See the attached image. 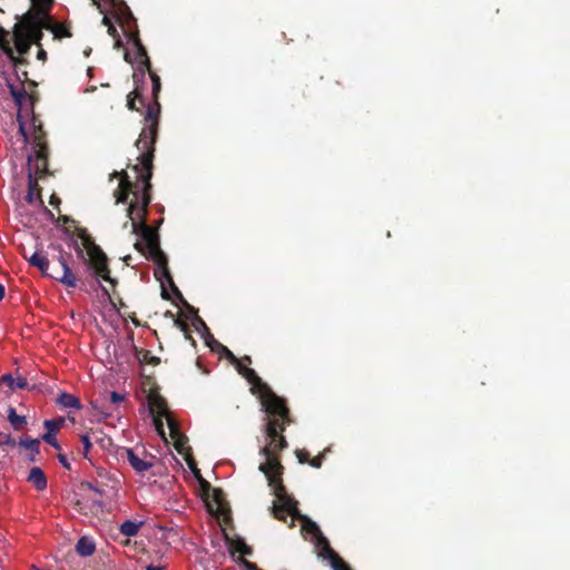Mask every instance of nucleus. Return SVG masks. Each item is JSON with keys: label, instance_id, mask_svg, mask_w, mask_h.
Instances as JSON below:
<instances>
[{"label": "nucleus", "instance_id": "nucleus-2", "mask_svg": "<svg viewBox=\"0 0 570 570\" xmlns=\"http://www.w3.org/2000/svg\"><path fill=\"white\" fill-rule=\"evenodd\" d=\"M77 236L81 239V245H75L77 256L83 259L85 264L97 279L101 278L115 287L117 282L110 276L107 255L100 246L95 243L86 228H78Z\"/></svg>", "mask_w": 570, "mask_h": 570}, {"label": "nucleus", "instance_id": "nucleus-12", "mask_svg": "<svg viewBox=\"0 0 570 570\" xmlns=\"http://www.w3.org/2000/svg\"><path fill=\"white\" fill-rule=\"evenodd\" d=\"M318 556L328 560L333 570H351L343 559L331 548L328 540L322 534L315 540Z\"/></svg>", "mask_w": 570, "mask_h": 570}, {"label": "nucleus", "instance_id": "nucleus-44", "mask_svg": "<svg viewBox=\"0 0 570 570\" xmlns=\"http://www.w3.org/2000/svg\"><path fill=\"white\" fill-rule=\"evenodd\" d=\"M227 542L229 546V553L232 557H234L236 552H240V550H242V547L238 544V542H244V540H242V539L233 540V539L227 538Z\"/></svg>", "mask_w": 570, "mask_h": 570}, {"label": "nucleus", "instance_id": "nucleus-14", "mask_svg": "<svg viewBox=\"0 0 570 570\" xmlns=\"http://www.w3.org/2000/svg\"><path fill=\"white\" fill-rule=\"evenodd\" d=\"M137 179V183H132L129 179L128 174L124 173V178L120 180L118 188L114 193L116 204H125L130 194L134 195L135 199H139L141 196V181L138 177Z\"/></svg>", "mask_w": 570, "mask_h": 570}, {"label": "nucleus", "instance_id": "nucleus-59", "mask_svg": "<svg viewBox=\"0 0 570 570\" xmlns=\"http://www.w3.org/2000/svg\"><path fill=\"white\" fill-rule=\"evenodd\" d=\"M124 173H127V171H126V170H121V171H114V173L111 174V178H112V177H119V178H120V180H121V179L124 178Z\"/></svg>", "mask_w": 570, "mask_h": 570}, {"label": "nucleus", "instance_id": "nucleus-16", "mask_svg": "<svg viewBox=\"0 0 570 570\" xmlns=\"http://www.w3.org/2000/svg\"><path fill=\"white\" fill-rule=\"evenodd\" d=\"M48 147L35 149V154L28 157V171L31 169L35 177H43L48 173Z\"/></svg>", "mask_w": 570, "mask_h": 570}, {"label": "nucleus", "instance_id": "nucleus-47", "mask_svg": "<svg viewBox=\"0 0 570 570\" xmlns=\"http://www.w3.org/2000/svg\"><path fill=\"white\" fill-rule=\"evenodd\" d=\"M204 340L206 342V345L213 351L216 353V344L219 343L215 337L214 335L210 333V331H208L207 333L204 334Z\"/></svg>", "mask_w": 570, "mask_h": 570}, {"label": "nucleus", "instance_id": "nucleus-23", "mask_svg": "<svg viewBox=\"0 0 570 570\" xmlns=\"http://www.w3.org/2000/svg\"><path fill=\"white\" fill-rule=\"evenodd\" d=\"M135 83H136L135 89L127 96V107L130 110L140 111V108L136 106V101L138 100L139 104L146 108H147V105L142 97V89L140 88L138 82H135Z\"/></svg>", "mask_w": 570, "mask_h": 570}, {"label": "nucleus", "instance_id": "nucleus-10", "mask_svg": "<svg viewBox=\"0 0 570 570\" xmlns=\"http://www.w3.org/2000/svg\"><path fill=\"white\" fill-rule=\"evenodd\" d=\"M149 412L157 431L164 435L163 419L170 414L167 402L157 390H151L147 396Z\"/></svg>", "mask_w": 570, "mask_h": 570}, {"label": "nucleus", "instance_id": "nucleus-33", "mask_svg": "<svg viewBox=\"0 0 570 570\" xmlns=\"http://www.w3.org/2000/svg\"><path fill=\"white\" fill-rule=\"evenodd\" d=\"M136 357L140 364L158 365L160 363V358L151 355L150 351L148 350L136 348Z\"/></svg>", "mask_w": 570, "mask_h": 570}, {"label": "nucleus", "instance_id": "nucleus-4", "mask_svg": "<svg viewBox=\"0 0 570 570\" xmlns=\"http://www.w3.org/2000/svg\"><path fill=\"white\" fill-rule=\"evenodd\" d=\"M138 157L139 163L132 166V169L138 174V178L141 181V196L139 199H135L130 204H135L132 217L136 222H146L148 215V206L151 202V177L154 169V150H139Z\"/></svg>", "mask_w": 570, "mask_h": 570}, {"label": "nucleus", "instance_id": "nucleus-41", "mask_svg": "<svg viewBox=\"0 0 570 570\" xmlns=\"http://www.w3.org/2000/svg\"><path fill=\"white\" fill-rule=\"evenodd\" d=\"M187 306L193 313H196V309L193 306H190V305H187ZM193 325L195 326L196 331L203 332V335L209 331L206 323L197 314H195V316H194Z\"/></svg>", "mask_w": 570, "mask_h": 570}, {"label": "nucleus", "instance_id": "nucleus-42", "mask_svg": "<svg viewBox=\"0 0 570 570\" xmlns=\"http://www.w3.org/2000/svg\"><path fill=\"white\" fill-rule=\"evenodd\" d=\"M80 441H81L82 446H83V449H82V456L85 459L90 460L89 459V451H90V449H91L94 443H92L91 439H89V435L87 434V432L80 435Z\"/></svg>", "mask_w": 570, "mask_h": 570}, {"label": "nucleus", "instance_id": "nucleus-19", "mask_svg": "<svg viewBox=\"0 0 570 570\" xmlns=\"http://www.w3.org/2000/svg\"><path fill=\"white\" fill-rule=\"evenodd\" d=\"M12 40L14 42V49L19 53L18 57L26 58L24 56L29 52L32 43L30 39L27 38L26 33L21 31V26H18L17 22L12 29Z\"/></svg>", "mask_w": 570, "mask_h": 570}, {"label": "nucleus", "instance_id": "nucleus-61", "mask_svg": "<svg viewBox=\"0 0 570 570\" xmlns=\"http://www.w3.org/2000/svg\"><path fill=\"white\" fill-rule=\"evenodd\" d=\"M239 361H240V362H242V364H244V365H245V363H247V364H250V363H252V358H250V356H248V355L243 356Z\"/></svg>", "mask_w": 570, "mask_h": 570}, {"label": "nucleus", "instance_id": "nucleus-54", "mask_svg": "<svg viewBox=\"0 0 570 570\" xmlns=\"http://www.w3.org/2000/svg\"><path fill=\"white\" fill-rule=\"evenodd\" d=\"M37 47H38L37 59L41 60L42 62H46L47 61V51L42 48V45L37 46Z\"/></svg>", "mask_w": 570, "mask_h": 570}, {"label": "nucleus", "instance_id": "nucleus-60", "mask_svg": "<svg viewBox=\"0 0 570 570\" xmlns=\"http://www.w3.org/2000/svg\"><path fill=\"white\" fill-rule=\"evenodd\" d=\"M193 473H194V475H195V478H196L197 480H202V479H203L202 473H200V470H199L198 468H195V469L193 470Z\"/></svg>", "mask_w": 570, "mask_h": 570}, {"label": "nucleus", "instance_id": "nucleus-35", "mask_svg": "<svg viewBox=\"0 0 570 570\" xmlns=\"http://www.w3.org/2000/svg\"><path fill=\"white\" fill-rule=\"evenodd\" d=\"M141 524H142L141 522H135L131 520H127L121 523L120 532L126 537H135L138 533Z\"/></svg>", "mask_w": 570, "mask_h": 570}, {"label": "nucleus", "instance_id": "nucleus-37", "mask_svg": "<svg viewBox=\"0 0 570 570\" xmlns=\"http://www.w3.org/2000/svg\"><path fill=\"white\" fill-rule=\"evenodd\" d=\"M216 353L219 354L220 356H224L226 357L233 365H238V360L234 353L225 345H223L222 343H217L216 344Z\"/></svg>", "mask_w": 570, "mask_h": 570}, {"label": "nucleus", "instance_id": "nucleus-22", "mask_svg": "<svg viewBox=\"0 0 570 570\" xmlns=\"http://www.w3.org/2000/svg\"><path fill=\"white\" fill-rule=\"evenodd\" d=\"M41 187L38 183V177H35L31 169L28 173V193L26 200L32 204L36 199H40Z\"/></svg>", "mask_w": 570, "mask_h": 570}, {"label": "nucleus", "instance_id": "nucleus-46", "mask_svg": "<svg viewBox=\"0 0 570 570\" xmlns=\"http://www.w3.org/2000/svg\"><path fill=\"white\" fill-rule=\"evenodd\" d=\"M327 451L328 450H325L322 453H320L318 455H316L315 458L309 459L308 464L315 469H320L323 464V461H324V458H325V454Z\"/></svg>", "mask_w": 570, "mask_h": 570}, {"label": "nucleus", "instance_id": "nucleus-57", "mask_svg": "<svg viewBox=\"0 0 570 570\" xmlns=\"http://www.w3.org/2000/svg\"><path fill=\"white\" fill-rule=\"evenodd\" d=\"M186 461H187V464H188V466H189V469H190L191 471H193L195 468H197V464H196V462H195V460H194L193 458H187V459H186Z\"/></svg>", "mask_w": 570, "mask_h": 570}, {"label": "nucleus", "instance_id": "nucleus-11", "mask_svg": "<svg viewBox=\"0 0 570 570\" xmlns=\"http://www.w3.org/2000/svg\"><path fill=\"white\" fill-rule=\"evenodd\" d=\"M0 49L13 65L18 79L20 81H28V72L23 70L20 75L19 67L27 66L29 61L27 58L17 57L14 55V49L10 45V33L3 27H0Z\"/></svg>", "mask_w": 570, "mask_h": 570}, {"label": "nucleus", "instance_id": "nucleus-24", "mask_svg": "<svg viewBox=\"0 0 570 570\" xmlns=\"http://www.w3.org/2000/svg\"><path fill=\"white\" fill-rule=\"evenodd\" d=\"M19 445L26 448L27 450H31V454H29L28 459L30 462H35L36 456L40 453V440L24 436L20 439Z\"/></svg>", "mask_w": 570, "mask_h": 570}, {"label": "nucleus", "instance_id": "nucleus-40", "mask_svg": "<svg viewBox=\"0 0 570 570\" xmlns=\"http://www.w3.org/2000/svg\"><path fill=\"white\" fill-rule=\"evenodd\" d=\"M63 419H55L45 421V428L47 429V433L56 434L60 428L63 425Z\"/></svg>", "mask_w": 570, "mask_h": 570}, {"label": "nucleus", "instance_id": "nucleus-51", "mask_svg": "<svg viewBox=\"0 0 570 570\" xmlns=\"http://www.w3.org/2000/svg\"><path fill=\"white\" fill-rule=\"evenodd\" d=\"M212 497L215 503H217V505H220L223 500V491L220 489L214 488L212 490Z\"/></svg>", "mask_w": 570, "mask_h": 570}, {"label": "nucleus", "instance_id": "nucleus-62", "mask_svg": "<svg viewBox=\"0 0 570 570\" xmlns=\"http://www.w3.org/2000/svg\"><path fill=\"white\" fill-rule=\"evenodd\" d=\"M161 297L166 301H169L170 299V295L168 294V292L165 289V287H163L161 289Z\"/></svg>", "mask_w": 570, "mask_h": 570}, {"label": "nucleus", "instance_id": "nucleus-36", "mask_svg": "<svg viewBox=\"0 0 570 570\" xmlns=\"http://www.w3.org/2000/svg\"><path fill=\"white\" fill-rule=\"evenodd\" d=\"M302 530L314 535L315 540L323 534L318 525L309 518H304Z\"/></svg>", "mask_w": 570, "mask_h": 570}, {"label": "nucleus", "instance_id": "nucleus-63", "mask_svg": "<svg viewBox=\"0 0 570 570\" xmlns=\"http://www.w3.org/2000/svg\"><path fill=\"white\" fill-rule=\"evenodd\" d=\"M164 315H165V317L173 318L174 321H175V318H177L171 311H167Z\"/></svg>", "mask_w": 570, "mask_h": 570}, {"label": "nucleus", "instance_id": "nucleus-13", "mask_svg": "<svg viewBox=\"0 0 570 570\" xmlns=\"http://www.w3.org/2000/svg\"><path fill=\"white\" fill-rule=\"evenodd\" d=\"M17 24L21 26V31L26 33L27 38L30 39L32 45L41 46L43 30L39 28V23L36 20L32 11H27L20 18Z\"/></svg>", "mask_w": 570, "mask_h": 570}, {"label": "nucleus", "instance_id": "nucleus-45", "mask_svg": "<svg viewBox=\"0 0 570 570\" xmlns=\"http://www.w3.org/2000/svg\"><path fill=\"white\" fill-rule=\"evenodd\" d=\"M102 23L108 28V33L111 36V37H118V32H117V29L116 27L114 26L111 19L105 13L104 18H102Z\"/></svg>", "mask_w": 570, "mask_h": 570}, {"label": "nucleus", "instance_id": "nucleus-50", "mask_svg": "<svg viewBox=\"0 0 570 570\" xmlns=\"http://www.w3.org/2000/svg\"><path fill=\"white\" fill-rule=\"evenodd\" d=\"M198 482L200 484V489L203 491L204 497L208 498L209 492H212L214 488H212L210 483L206 481L204 478L202 480H198Z\"/></svg>", "mask_w": 570, "mask_h": 570}, {"label": "nucleus", "instance_id": "nucleus-6", "mask_svg": "<svg viewBox=\"0 0 570 570\" xmlns=\"http://www.w3.org/2000/svg\"><path fill=\"white\" fill-rule=\"evenodd\" d=\"M261 403L266 412L265 433L275 436V431L279 426H287L292 423L289 409L285 401L277 396L267 385L258 391Z\"/></svg>", "mask_w": 570, "mask_h": 570}, {"label": "nucleus", "instance_id": "nucleus-28", "mask_svg": "<svg viewBox=\"0 0 570 570\" xmlns=\"http://www.w3.org/2000/svg\"><path fill=\"white\" fill-rule=\"evenodd\" d=\"M8 87H9L10 95H11L14 104L19 108L22 107L24 100H27V99L33 100V98L31 96H29L23 88L19 89L14 85H12L11 82H8ZM31 104H33V101H31Z\"/></svg>", "mask_w": 570, "mask_h": 570}, {"label": "nucleus", "instance_id": "nucleus-56", "mask_svg": "<svg viewBox=\"0 0 570 570\" xmlns=\"http://www.w3.org/2000/svg\"><path fill=\"white\" fill-rule=\"evenodd\" d=\"M82 485H83V487H86V488H88V489H90V490H92V491H95V492H97V493H99V494H101V493H102L98 488H96V487H95L92 483H90V482H86V483H83Z\"/></svg>", "mask_w": 570, "mask_h": 570}, {"label": "nucleus", "instance_id": "nucleus-18", "mask_svg": "<svg viewBox=\"0 0 570 570\" xmlns=\"http://www.w3.org/2000/svg\"><path fill=\"white\" fill-rule=\"evenodd\" d=\"M124 453L130 466L139 474H144L154 465L151 460L140 458L132 449H125Z\"/></svg>", "mask_w": 570, "mask_h": 570}, {"label": "nucleus", "instance_id": "nucleus-64", "mask_svg": "<svg viewBox=\"0 0 570 570\" xmlns=\"http://www.w3.org/2000/svg\"><path fill=\"white\" fill-rule=\"evenodd\" d=\"M147 570H161V568L160 567H155V566L150 564V566L147 567Z\"/></svg>", "mask_w": 570, "mask_h": 570}, {"label": "nucleus", "instance_id": "nucleus-9", "mask_svg": "<svg viewBox=\"0 0 570 570\" xmlns=\"http://www.w3.org/2000/svg\"><path fill=\"white\" fill-rule=\"evenodd\" d=\"M115 18H116L117 22L124 29V32L127 36L128 40L135 47L137 59L139 60L137 71L132 76L134 81L142 82L145 79L146 70L151 68V63H150L147 50L140 40L139 30L136 24V19L134 16H132V20H130V21H127L126 19H124V21H120V19H118V17H115Z\"/></svg>", "mask_w": 570, "mask_h": 570}, {"label": "nucleus", "instance_id": "nucleus-48", "mask_svg": "<svg viewBox=\"0 0 570 570\" xmlns=\"http://www.w3.org/2000/svg\"><path fill=\"white\" fill-rule=\"evenodd\" d=\"M0 445L14 446L16 445V441L11 436V434L0 432Z\"/></svg>", "mask_w": 570, "mask_h": 570}, {"label": "nucleus", "instance_id": "nucleus-58", "mask_svg": "<svg viewBox=\"0 0 570 570\" xmlns=\"http://www.w3.org/2000/svg\"><path fill=\"white\" fill-rule=\"evenodd\" d=\"M19 131L23 136L24 141H27L28 140V134L26 131V128H24L23 124H20Z\"/></svg>", "mask_w": 570, "mask_h": 570}, {"label": "nucleus", "instance_id": "nucleus-20", "mask_svg": "<svg viewBox=\"0 0 570 570\" xmlns=\"http://www.w3.org/2000/svg\"><path fill=\"white\" fill-rule=\"evenodd\" d=\"M164 419H166V421H167V425H168L171 439H174L176 441L175 446H176L177 451L181 452L184 444H185L184 439H186V438L180 433L179 425L176 422V420L173 417L171 414L165 416Z\"/></svg>", "mask_w": 570, "mask_h": 570}, {"label": "nucleus", "instance_id": "nucleus-21", "mask_svg": "<svg viewBox=\"0 0 570 570\" xmlns=\"http://www.w3.org/2000/svg\"><path fill=\"white\" fill-rule=\"evenodd\" d=\"M27 481L30 482L38 491H43L47 488V476L38 466H33L30 470Z\"/></svg>", "mask_w": 570, "mask_h": 570}, {"label": "nucleus", "instance_id": "nucleus-7", "mask_svg": "<svg viewBox=\"0 0 570 570\" xmlns=\"http://www.w3.org/2000/svg\"><path fill=\"white\" fill-rule=\"evenodd\" d=\"M59 249V256L58 261L60 266L58 268H52L51 272H49V261L47 256L39 250L33 252L30 256H28L26 253H23V257L28 261V263L37 267L42 275L48 276L57 282H60L66 287H76L78 284V278L72 273L67 259L66 255L70 256L69 254H66L61 246H58Z\"/></svg>", "mask_w": 570, "mask_h": 570}, {"label": "nucleus", "instance_id": "nucleus-43", "mask_svg": "<svg viewBox=\"0 0 570 570\" xmlns=\"http://www.w3.org/2000/svg\"><path fill=\"white\" fill-rule=\"evenodd\" d=\"M41 439H42L46 443H48V444H50L51 446H53L56 450H60V449H61V446H60V444H59V442H58V440H57V438H56V434H52V433H45V434L41 436Z\"/></svg>", "mask_w": 570, "mask_h": 570}, {"label": "nucleus", "instance_id": "nucleus-27", "mask_svg": "<svg viewBox=\"0 0 570 570\" xmlns=\"http://www.w3.org/2000/svg\"><path fill=\"white\" fill-rule=\"evenodd\" d=\"M0 382L7 384L11 390H14V389L24 390V389H28V385H29L26 377L18 376L17 379H14L11 374L2 375L0 379Z\"/></svg>", "mask_w": 570, "mask_h": 570}, {"label": "nucleus", "instance_id": "nucleus-52", "mask_svg": "<svg viewBox=\"0 0 570 570\" xmlns=\"http://www.w3.org/2000/svg\"><path fill=\"white\" fill-rule=\"evenodd\" d=\"M238 544L242 547V550H240V552H239V553H240V556H239V557L244 558V556H249V554H252L253 550H252V548H250L249 546H247V544L245 543V541H244V542H238Z\"/></svg>", "mask_w": 570, "mask_h": 570}, {"label": "nucleus", "instance_id": "nucleus-49", "mask_svg": "<svg viewBox=\"0 0 570 570\" xmlns=\"http://www.w3.org/2000/svg\"><path fill=\"white\" fill-rule=\"evenodd\" d=\"M295 455H296L298 462L302 464L308 463V461H309V452L306 450H296Z\"/></svg>", "mask_w": 570, "mask_h": 570}, {"label": "nucleus", "instance_id": "nucleus-25", "mask_svg": "<svg viewBox=\"0 0 570 570\" xmlns=\"http://www.w3.org/2000/svg\"><path fill=\"white\" fill-rule=\"evenodd\" d=\"M57 403L60 406L68 409L79 410L81 407L80 400L77 396L67 392H62L58 395Z\"/></svg>", "mask_w": 570, "mask_h": 570}, {"label": "nucleus", "instance_id": "nucleus-31", "mask_svg": "<svg viewBox=\"0 0 570 570\" xmlns=\"http://www.w3.org/2000/svg\"><path fill=\"white\" fill-rule=\"evenodd\" d=\"M8 421L16 431H21L27 425L26 416L17 414L11 406L8 409Z\"/></svg>", "mask_w": 570, "mask_h": 570}, {"label": "nucleus", "instance_id": "nucleus-17", "mask_svg": "<svg viewBox=\"0 0 570 570\" xmlns=\"http://www.w3.org/2000/svg\"><path fill=\"white\" fill-rule=\"evenodd\" d=\"M237 372L246 379V381L252 385V392H258L263 389V386L267 385L265 382L262 381V379L256 374V372L242 364V362L238 360V365H234Z\"/></svg>", "mask_w": 570, "mask_h": 570}, {"label": "nucleus", "instance_id": "nucleus-38", "mask_svg": "<svg viewBox=\"0 0 570 570\" xmlns=\"http://www.w3.org/2000/svg\"><path fill=\"white\" fill-rule=\"evenodd\" d=\"M32 6L35 7V10H31L32 12H49L53 0H31Z\"/></svg>", "mask_w": 570, "mask_h": 570}, {"label": "nucleus", "instance_id": "nucleus-30", "mask_svg": "<svg viewBox=\"0 0 570 570\" xmlns=\"http://www.w3.org/2000/svg\"><path fill=\"white\" fill-rule=\"evenodd\" d=\"M33 16L38 21L39 28L41 30H48L52 33L53 27H56L57 22L52 19V17L49 16L48 12H33Z\"/></svg>", "mask_w": 570, "mask_h": 570}, {"label": "nucleus", "instance_id": "nucleus-15", "mask_svg": "<svg viewBox=\"0 0 570 570\" xmlns=\"http://www.w3.org/2000/svg\"><path fill=\"white\" fill-rule=\"evenodd\" d=\"M101 13H105L107 8L114 11V16L118 17L120 21L126 19L127 21L132 20V12L124 0H91Z\"/></svg>", "mask_w": 570, "mask_h": 570}, {"label": "nucleus", "instance_id": "nucleus-34", "mask_svg": "<svg viewBox=\"0 0 570 570\" xmlns=\"http://www.w3.org/2000/svg\"><path fill=\"white\" fill-rule=\"evenodd\" d=\"M52 36L55 40H61L63 38H71L72 33L68 23L57 22L56 27H53Z\"/></svg>", "mask_w": 570, "mask_h": 570}, {"label": "nucleus", "instance_id": "nucleus-53", "mask_svg": "<svg viewBox=\"0 0 570 570\" xmlns=\"http://www.w3.org/2000/svg\"><path fill=\"white\" fill-rule=\"evenodd\" d=\"M125 400V395L118 393V392H111L110 393V402L116 404L119 402H122Z\"/></svg>", "mask_w": 570, "mask_h": 570}, {"label": "nucleus", "instance_id": "nucleus-3", "mask_svg": "<svg viewBox=\"0 0 570 570\" xmlns=\"http://www.w3.org/2000/svg\"><path fill=\"white\" fill-rule=\"evenodd\" d=\"M146 72H148L151 79L153 104L147 105V110L145 114V126L135 145L138 150L150 149L155 151V142L158 135L160 115L159 92L161 90V82L159 76L151 68L147 69Z\"/></svg>", "mask_w": 570, "mask_h": 570}, {"label": "nucleus", "instance_id": "nucleus-29", "mask_svg": "<svg viewBox=\"0 0 570 570\" xmlns=\"http://www.w3.org/2000/svg\"><path fill=\"white\" fill-rule=\"evenodd\" d=\"M87 434L89 435V439H91L92 443L100 445L102 449H107L111 445V439L101 430L90 429Z\"/></svg>", "mask_w": 570, "mask_h": 570}, {"label": "nucleus", "instance_id": "nucleus-8", "mask_svg": "<svg viewBox=\"0 0 570 570\" xmlns=\"http://www.w3.org/2000/svg\"><path fill=\"white\" fill-rule=\"evenodd\" d=\"M268 487L272 489V493L277 499L269 508L273 518L283 522H287V515H291L292 519L288 523L289 528L295 527V520H301L304 522V518L307 517L301 513L298 509V502L287 493L283 480H269Z\"/></svg>", "mask_w": 570, "mask_h": 570}, {"label": "nucleus", "instance_id": "nucleus-55", "mask_svg": "<svg viewBox=\"0 0 570 570\" xmlns=\"http://www.w3.org/2000/svg\"><path fill=\"white\" fill-rule=\"evenodd\" d=\"M58 460L62 464V466L67 470H70V463L65 454H58Z\"/></svg>", "mask_w": 570, "mask_h": 570}, {"label": "nucleus", "instance_id": "nucleus-5", "mask_svg": "<svg viewBox=\"0 0 570 570\" xmlns=\"http://www.w3.org/2000/svg\"><path fill=\"white\" fill-rule=\"evenodd\" d=\"M286 426H279L275 431V436L266 434L268 443L259 450V454L265 458V462L261 463L258 470L269 480H283L284 466L279 460V452L287 448V441L283 435Z\"/></svg>", "mask_w": 570, "mask_h": 570}, {"label": "nucleus", "instance_id": "nucleus-39", "mask_svg": "<svg viewBox=\"0 0 570 570\" xmlns=\"http://www.w3.org/2000/svg\"><path fill=\"white\" fill-rule=\"evenodd\" d=\"M175 326L184 333L186 340L190 341L193 345L196 344L194 337L191 336L189 326L185 321H183L180 317L175 318Z\"/></svg>", "mask_w": 570, "mask_h": 570}, {"label": "nucleus", "instance_id": "nucleus-26", "mask_svg": "<svg viewBox=\"0 0 570 570\" xmlns=\"http://www.w3.org/2000/svg\"><path fill=\"white\" fill-rule=\"evenodd\" d=\"M95 543L92 540H90L87 537H81L77 544H76V551L81 557H89L95 552Z\"/></svg>", "mask_w": 570, "mask_h": 570}, {"label": "nucleus", "instance_id": "nucleus-32", "mask_svg": "<svg viewBox=\"0 0 570 570\" xmlns=\"http://www.w3.org/2000/svg\"><path fill=\"white\" fill-rule=\"evenodd\" d=\"M33 127H35V129H33L32 139H33L35 149L40 148V147H48V145L46 142V132L42 129L41 125H36L35 118H33Z\"/></svg>", "mask_w": 570, "mask_h": 570}, {"label": "nucleus", "instance_id": "nucleus-1", "mask_svg": "<svg viewBox=\"0 0 570 570\" xmlns=\"http://www.w3.org/2000/svg\"><path fill=\"white\" fill-rule=\"evenodd\" d=\"M135 206V204H129L127 208V217L131 220V232L140 237V240L135 243V248L155 263V278L161 283L164 279L169 282L181 297V293L169 273L167 255L160 248L158 227L149 226L146 222H136L132 217Z\"/></svg>", "mask_w": 570, "mask_h": 570}]
</instances>
